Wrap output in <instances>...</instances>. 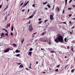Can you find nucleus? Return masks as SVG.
Listing matches in <instances>:
<instances>
[{
  "label": "nucleus",
  "mask_w": 75,
  "mask_h": 75,
  "mask_svg": "<svg viewBox=\"0 0 75 75\" xmlns=\"http://www.w3.org/2000/svg\"><path fill=\"white\" fill-rule=\"evenodd\" d=\"M58 36L57 37V38L56 39H54V41L58 43L59 42L63 43L64 42V38L61 35L59 34L57 35Z\"/></svg>",
  "instance_id": "nucleus-1"
},
{
  "label": "nucleus",
  "mask_w": 75,
  "mask_h": 75,
  "mask_svg": "<svg viewBox=\"0 0 75 75\" xmlns=\"http://www.w3.org/2000/svg\"><path fill=\"white\" fill-rule=\"evenodd\" d=\"M33 28L32 25H30L29 29L30 32H32L33 31Z\"/></svg>",
  "instance_id": "nucleus-2"
},
{
  "label": "nucleus",
  "mask_w": 75,
  "mask_h": 75,
  "mask_svg": "<svg viewBox=\"0 0 75 75\" xmlns=\"http://www.w3.org/2000/svg\"><path fill=\"white\" fill-rule=\"evenodd\" d=\"M54 15V13H52V15H50V19L51 20H53L54 19V18H53V16Z\"/></svg>",
  "instance_id": "nucleus-3"
},
{
  "label": "nucleus",
  "mask_w": 75,
  "mask_h": 75,
  "mask_svg": "<svg viewBox=\"0 0 75 75\" xmlns=\"http://www.w3.org/2000/svg\"><path fill=\"white\" fill-rule=\"evenodd\" d=\"M10 49V48L7 49L5 50H4V52H5V53H6V52H9V49Z\"/></svg>",
  "instance_id": "nucleus-4"
},
{
  "label": "nucleus",
  "mask_w": 75,
  "mask_h": 75,
  "mask_svg": "<svg viewBox=\"0 0 75 75\" xmlns=\"http://www.w3.org/2000/svg\"><path fill=\"white\" fill-rule=\"evenodd\" d=\"M47 33V32L46 31H45V32H43V33H42L41 34V36H44L45 34Z\"/></svg>",
  "instance_id": "nucleus-5"
},
{
  "label": "nucleus",
  "mask_w": 75,
  "mask_h": 75,
  "mask_svg": "<svg viewBox=\"0 0 75 75\" xmlns=\"http://www.w3.org/2000/svg\"><path fill=\"white\" fill-rule=\"evenodd\" d=\"M10 27V23L7 24L6 28H8V27Z\"/></svg>",
  "instance_id": "nucleus-6"
},
{
  "label": "nucleus",
  "mask_w": 75,
  "mask_h": 75,
  "mask_svg": "<svg viewBox=\"0 0 75 75\" xmlns=\"http://www.w3.org/2000/svg\"><path fill=\"white\" fill-rule=\"evenodd\" d=\"M32 54V52H28V55H30V56H31Z\"/></svg>",
  "instance_id": "nucleus-7"
},
{
  "label": "nucleus",
  "mask_w": 75,
  "mask_h": 75,
  "mask_svg": "<svg viewBox=\"0 0 75 75\" xmlns=\"http://www.w3.org/2000/svg\"><path fill=\"white\" fill-rule=\"evenodd\" d=\"M24 66L23 65V64H21L19 67V68H23Z\"/></svg>",
  "instance_id": "nucleus-8"
},
{
  "label": "nucleus",
  "mask_w": 75,
  "mask_h": 75,
  "mask_svg": "<svg viewBox=\"0 0 75 75\" xmlns=\"http://www.w3.org/2000/svg\"><path fill=\"white\" fill-rule=\"evenodd\" d=\"M33 16L34 15H32L31 16H30L29 17V18H33Z\"/></svg>",
  "instance_id": "nucleus-9"
},
{
  "label": "nucleus",
  "mask_w": 75,
  "mask_h": 75,
  "mask_svg": "<svg viewBox=\"0 0 75 75\" xmlns=\"http://www.w3.org/2000/svg\"><path fill=\"white\" fill-rule=\"evenodd\" d=\"M15 52H17V53L18 52H20V50H16L15 51Z\"/></svg>",
  "instance_id": "nucleus-10"
},
{
  "label": "nucleus",
  "mask_w": 75,
  "mask_h": 75,
  "mask_svg": "<svg viewBox=\"0 0 75 75\" xmlns=\"http://www.w3.org/2000/svg\"><path fill=\"white\" fill-rule=\"evenodd\" d=\"M1 37H4V34L3 33H2L1 34Z\"/></svg>",
  "instance_id": "nucleus-11"
},
{
  "label": "nucleus",
  "mask_w": 75,
  "mask_h": 75,
  "mask_svg": "<svg viewBox=\"0 0 75 75\" xmlns=\"http://www.w3.org/2000/svg\"><path fill=\"white\" fill-rule=\"evenodd\" d=\"M5 20L6 21L7 20V16H6L5 17Z\"/></svg>",
  "instance_id": "nucleus-12"
},
{
  "label": "nucleus",
  "mask_w": 75,
  "mask_h": 75,
  "mask_svg": "<svg viewBox=\"0 0 75 75\" xmlns=\"http://www.w3.org/2000/svg\"><path fill=\"white\" fill-rule=\"evenodd\" d=\"M71 50L72 52H74V48H72L71 49Z\"/></svg>",
  "instance_id": "nucleus-13"
},
{
  "label": "nucleus",
  "mask_w": 75,
  "mask_h": 75,
  "mask_svg": "<svg viewBox=\"0 0 75 75\" xmlns=\"http://www.w3.org/2000/svg\"><path fill=\"white\" fill-rule=\"evenodd\" d=\"M67 1H68V0H65V5L66 6L67 4Z\"/></svg>",
  "instance_id": "nucleus-14"
},
{
  "label": "nucleus",
  "mask_w": 75,
  "mask_h": 75,
  "mask_svg": "<svg viewBox=\"0 0 75 75\" xmlns=\"http://www.w3.org/2000/svg\"><path fill=\"white\" fill-rule=\"evenodd\" d=\"M27 4L26 3L24 4V5L22 7H25V6H27Z\"/></svg>",
  "instance_id": "nucleus-15"
},
{
  "label": "nucleus",
  "mask_w": 75,
  "mask_h": 75,
  "mask_svg": "<svg viewBox=\"0 0 75 75\" xmlns=\"http://www.w3.org/2000/svg\"><path fill=\"white\" fill-rule=\"evenodd\" d=\"M24 38H23V39L21 41V42L22 44H23V42H24Z\"/></svg>",
  "instance_id": "nucleus-16"
},
{
  "label": "nucleus",
  "mask_w": 75,
  "mask_h": 75,
  "mask_svg": "<svg viewBox=\"0 0 75 75\" xmlns=\"http://www.w3.org/2000/svg\"><path fill=\"white\" fill-rule=\"evenodd\" d=\"M13 29H14V27L13 26L11 28V31H13Z\"/></svg>",
  "instance_id": "nucleus-17"
},
{
  "label": "nucleus",
  "mask_w": 75,
  "mask_h": 75,
  "mask_svg": "<svg viewBox=\"0 0 75 75\" xmlns=\"http://www.w3.org/2000/svg\"><path fill=\"white\" fill-rule=\"evenodd\" d=\"M47 3H48V2L47 1H46L45 2H43V4L44 5H45V4H47Z\"/></svg>",
  "instance_id": "nucleus-18"
},
{
  "label": "nucleus",
  "mask_w": 75,
  "mask_h": 75,
  "mask_svg": "<svg viewBox=\"0 0 75 75\" xmlns=\"http://www.w3.org/2000/svg\"><path fill=\"white\" fill-rule=\"evenodd\" d=\"M74 71H75V69H74L71 70V72H74Z\"/></svg>",
  "instance_id": "nucleus-19"
},
{
  "label": "nucleus",
  "mask_w": 75,
  "mask_h": 75,
  "mask_svg": "<svg viewBox=\"0 0 75 75\" xmlns=\"http://www.w3.org/2000/svg\"><path fill=\"white\" fill-rule=\"evenodd\" d=\"M7 8H8V5L4 9V10H6V9H7Z\"/></svg>",
  "instance_id": "nucleus-20"
},
{
  "label": "nucleus",
  "mask_w": 75,
  "mask_h": 75,
  "mask_svg": "<svg viewBox=\"0 0 75 75\" xmlns=\"http://www.w3.org/2000/svg\"><path fill=\"white\" fill-rule=\"evenodd\" d=\"M6 35V36H7L8 37H9V36L8 35V33H6L5 34Z\"/></svg>",
  "instance_id": "nucleus-21"
},
{
  "label": "nucleus",
  "mask_w": 75,
  "mask_h": 75,
  "mask_svg": "<svg viewBox=\"0 0 75 75\" xmlns=\"http://www.w3.org/2000/svg\"><path fill=\"white\" fill-rule=\"evenodd\" d=\"M47 6L48 7V8H50L51 7V6H50L49 4L47 5Z\"/></svg>",
  "instance_id": "nucleus-22"
},
{
  "label": "nucleus",
  "mask_w": 75,
  "mask_h": 75,
  "mask_svg": "<svg viewBox=\"0 0 75 75\" xmlns=\"http://www.w3.org/2000/svg\"><path fill=\"white\" fill-rule=\"evenodd\" d=\"M42 23V21H40L39 22L38 24H41Z\"/></svg>",
  "instance_id": "nucleus-23"
},
{
  "label": "nucleus",
  "mask_w": 75,
  "mask_h": 75,
  "mask_svg": "<svg viewBox=\"0 0 75 75\" xmlns=\"http://www.w3.org/2000/svg\"><path fill=\"white\" fill-rule=\"evenodd\" d=\"M61 23H62V24H66V22H61Z\"/></svg>",
  "instance_id": "nucleus-24"
},
{
  "label": "nucleus",
  "mask_w": 75,
  "mask_h": 75,
  "mask_svg": "<svg viewBox=\"0 0 75 75\" xmlns=\"http://www.w3.org/2000/svg\"><path fill=\"white\" fill-rule=\"evenodd\" d=\"M68 10H72V8H68Z\"/></svg>",
  "instance_id": "nucleus-25"
},
{
  "label": "nucleus",
  "mask_w": 75,
  "mask_h": 75,
  "mask_svg": "<svg viewBox=\"0 0 75 75\" xmlns=\"http://www.w3.org/2000/svg\"><path fill=\"white\" fill-rule=\"evenodd\" d=\"M36 11H35V12L34 11L33 12V15H34V14H35V13H36Z\"/></svg>",
  "instance_id": "nucleus-26"
},
{
  "label": "nucleus",
  "mask_w": 75,
  "mask_h": 75,
  "mask_svg": "<svg viewBox=\"0 0 75 75\" xmlns=\"http://www.w3.org/2000/svg\"><path fill=\"white\" fill-rule=\"evenodd\" d=\"M16 57H20V54H17L16 55Z\"/></svg>",
  "instance_id": "nucleus-27"
},
{
  "label": "nucleus",
  "mask_w": 75,
  "mask_h": 75,
  "mask_svg": "<svg viewBox=\"0 0 75 75\" xmlns=\"http://www.w3.org/2000/svg\"><path fill=\"white\" fill-rule=\"evenodd\" d=\"M13 45H14V47H16V46H17V45H16V44H13Z\"/></svg>",
  "instance_id": "nucleus-28"
},
{
  "label": "nucleus",
  "mask_w": 75,
  "mask_h": 75,
  "mask_svg": "<svg viewBox=\"0 0 75 75\" xmlns=\"http://www.w3.org/2000/svg\"><path fill=\"white\" fill-rule=\"evenodd\" d=\"M11 36H13V33H11Z\"/></svg>",
  "instance_id": "nucleus-29"
},
{
  "label": "nucleus",
  "mask_w": 75,
  "mask_h": 75,
  "mask_svg": "<svg viewBox=\"0 0 75 75\" xmlns=\"http://www.w3.org/2000/svg\"><path fill=\"white\" fill-rule=\"evenodd\" d=\"M55 71H56V72H58V69H56V70H55Z\"/></svg>",
  "instance_id": "nucleus-30"
},
{
  "label": "nucleus",
  "mask_w": 75,
  "mask_h": 75,
  "mask_svg": "<svg viewBox=\"0 0 75 75\" xmlns=\"http://www.w3.org/2000/svg\"><path fill=\"white\" fill-rule=\"evenodd\" d=\"M60 9L59 8H57V11H60Z\"/></svg>",
  "instance_id": "nucleus-31"
},
{
  "label": "nucleus",
  "mask_w": 75,
  "mask_h": 75,
  "mask_svg": "<svg viewBox=\"0 0 75 75\" xmlns=\"http://www.w3.org/2000/svg\"><path fill=\"white\" fill-rule=\"evenodd\" d=\"M48 44H51V41H49L48 43Z\"/></svg>",
  "instance_id": "nucleus-32"
},
{
  "label": "nucleus",
  "mask_w": 75,
  "mask_h": 75,
  "mask_svg": "<svg viewBox=\"0 0 75 75\" xmlns=\"http://www.w3.org/2000/svg\"><path fill=\"white\" fill-rule=\"evenodd\" d=\"M64 40L65 42H67V38H65L64 39Z\"/></svg>",
  "instance_id": "nucleus-33"
},
{
  "label": "nucleus",
  "mask_w": 75,
  "mask_h": 75,
  "mask_svg": "<svg viewBox=\"0 0 75 75\" xmlns=\"http://www.w3.org/2000/svg\"><path fill=\"white\" fill-rule=\"evenodd\" d=\"M30 51H33V48H31L30 49Z\"/></svg>",
  "instance_id": "nucleus-34"
},
{
  "label": "nucleus",
  "mask_w": 75,
  "mask_h": 75,
  "mask_svg": "<svg viewBox=\"0 0 75 75\" xmlns=\"http://www.w3.org/2000/svg\"><path fill=\"white\" fill-rule=\"evenodd\" d=\"M33 7H35V4H33Z\"/></svg>",
  "instance_id": "nucleus-35"
},
{
  "label": "nucleus",
  "mask_w": 75,
  "mask_h": 75,
  "mask_svg": "<svg viewBox=\"0 0 75 75\" xmlns=\"http://www.w3.org/2000/svg\"><path fill=\"white\" fill-rule=\"evenodd\" d=\"M45 41H46V42H48V40H47V39Z\"/></svg>",
  "instance_id": "nucleus-36"
},
{
  "label": "nucleus",
  "mask_w": 75,
  "mask_h": 75,
  "mask_svg": "<svg viewBox=\"0 0 75 75\" xmlns=\"http://www.w3.org/2000/svg\"><path fill=\"white\" fill-rule=\"evenodd\" d=\"M64 13H65V10L64 9L63 11V14H64Z\"/></svg>",
  "instance_id": "nucleus-37"
},
{
  "label": "nucleus",
  "mask_w": 75,
  "mask_h": 75,
  "mask_svg": "<svg viewBox=\"0 0 75 75\" xmlns=\"http://www.w3.org/2000/svg\"><path fill=\"white\" fill-rule=\"evenodd\" d=\"M71 16H72V14L69 15V16L70 17H71Z\"/></svg>",
  "instance_id": "nucleus-38"
},
{
  "label": "nucleus",
  "mask_w": 75,
  "mask_h": 75,
  "mask_svg": "<svg viewBox=\"0 0 75 75\" xmlns=\"http://www.w3.org/2000/svg\"><path fill=\"white\" fill-rule=\"evenodd\" d=\"M37 33L35 32V33H33V35H35V34H37Z\"/></svg>",
  "instance_id": "nucleus-39"
},
{
  "label": "nucleus",
  "mask_w": 75,
  "mask_h": 75,
  "mask_svg": "<svg viewBox=\"0 0 75 75\" xmlns=\"http://www.w3.org/2000/svg\"><path fill=\"white\" fill-rule=\"evenodd\" d=\"M67 49H69V46L67 47Z\"/></svg>",
  "instance_id": "nucleus-40"
},
{
  "label": "nucleus",
  "mask_w": 75,
  "mask_h": 75,
  "mask_svg": "<svg viewBox=\"0 0 75 75\" xmlns=\"http://www.w3.org/2000/svg\"><path fill=\"white\" fill-rule=\"evenodd\" d=\"M47 21H48V20H45V23H46V22H47Z\"/></svg>",
  "instance_id": "nucleus-41"
},
{
  "label": "nucleus",
  "mask_w": 75,
  "mask_h": 75,
  "mask_svg": "<svg viewBox=\"0 0 75 75\" xmlns=\"http://www.w3.org/2000/svg\"><path fill=\"white\" fill-rule=\"evenodd\" d=\"M38 20H39V21H40L41 20V18H40L39 19H38Z\"/></svg>",
  "instance_id": "nucleus-42"
},
{
  "label": "nucleus",
  "mask_w": 75,
  "mask_h": 75,
  "mask_svg": "<svg viewBox=\"0 0 75 75\" xmlns=\"http://www.w3.org/2000/svg\"><path fill=\"white\" fill-rule=\"evenodd\" d=\"M21 63H18V65H20V64H21Z\"/></svg>",
  "instance_id": "nucleus-43"
},
{
  "label": "nucleus",
  "mask_w": 75,
  "mask_h": 75,
  "mask_svg": "<svg viewBox=\"0 0 75 75\" xmlns=\"http://www.w3.org/2000/svg\"><path fill=\"white\" fill-rule=\"evenodd\" d=\"M24 3L23 2L22 3H21V4L20 5V6H22V5H23V4Z\"/></svg>",
  "instance_id": "nucleus-44"
},
{
  "label": "nucleus",
  "mask_w": 75,
  "mask_h": 75,
  "mask_svg": "<svg viewBox=\"0 0 75 75\" xmlns=\"http://www.w3.org/2000/svg\"><path fill=\"white\" fill-rule=\"evenodd\" d=\"M7 11H6V12L5 13V14L6 15H7Z\"/></svg>",
  "instance_id": "nucleus-45"
},
{
  "label": "nucleus",
  "mask_w": 75,
  "mask_h": 75,
  "mask_svg": "<svg viewBox=\"0 0 75 75\" xmlns=\"http://www.w3.org/2000/svg\"><path fill=\"white\" fill-rule=\"evenodd\" d=\"M75 28V26H74L73 27L71 28V29H72V28Z\"/></svg>",
  "instance_id": "nucleus-46"
},
{
  "label": "nucleus",
  "mask_w": 75,
  "mask_h": 75,
  "mask_svg": "<svg viewBox=\"0 0 75 75\" xmlns=\"http://www.w3.org/2000/svg\"><path fill=\"white\" fill-rule=\"evenodd\" d=\"M10 16V14H8L6 16L8 17V16Z\"/></svg>",
  "instance_id": "nucleus-47"
},
{
  "label": "nucleus",
  "mask_w": 75,
  "mask_h": 75,
  "mask_svg": "<svg viewBox=\"0 0 75 75\" xmlns=\"http://www.w3.org/2000/svg\"><path fill=\"white\" fill-rule=\"evenodd\" d=\"M59 66H60V64H59V65H57V67H59Z\"/></svg>",
  "instance_id": "nucleus-48"
},
{
  "label": "nucleus",
  "mask_w": 75,
  "mask_h": 75,
  "mask_svg": "<svg viewBox=\"0 0 75 75\" xmlns=\"http://www.w3.org/2000/svg\"><path fill=\"white\" fill-rule=\"evenodd\" d=\"M67 66H65L64 67V68L65 69H66V68H67Z\"/></svg>",
  "instance_id": "nucleus-49"
},
{
  "label": "nucleus",
  "mask_w": 75,
  "mask_h": 75,
  "mask_svg": "<svg viewBox=\"0 0 75 75\" xmlns=\"http://www.w3.org/2000/svg\"><path fill=\"white\" fill-rule=\"evenodd\" d=\"M28 3H29V1L27 2V3L26 4H28Z\"/></svg>",
  "instance_id": "nucleus-50"
},
{
  "label": "nucleus",
  "mask_w": 75,
  "mask_h": 75,
  "mask_svg": "<svg viewBox=\"0 0 75 75\" xmlns=\"http://www.w3.org/2000/svg\"><path fill=\"white\" fill-rule=\"evenodd\" d=\"M54 51H51V53H53V52H54Z\"/></svg>",
  "instance_id": "nucleus-51"
},
{
  "label": "nucleus",
  "mask_w": 75,
  "mask_h": 75,
  "mask_svg": "<svg viewBox=\"0 0 75 75\" xmlns=\"http://www.w3.org/2000/svg\"><path fill=\"white\" fill-rule=\"evenodd\" d=\"M69 24H71L72 23V22H71V21H69Z\"/></svg>",
  "instance_id": "nucleus-52"
},
{
  "label": "nucleus",
  "mask_w": 75,
  "mask_h": 75,
  "mask_svg": "<svg viewBox=\"0 0 75 75\" xmlns=\"http://www.w3.org/2000/svg\"><path fill=\"white\" fill-rule=\"evenodd\" d=\"M72 1V0H71L69 1V3H71V1Z\"/></svg>",
  "instance_id": "nucleus-53"
},
{
  "label": "nucleus",
  "mask_w": 75,
  "mask_h": 75,
  "mask_svg": "<svg viewBox=\"0 0 75 75\" xmlns=\"http://www.w3.org/2000/svg\"><path fill=\"white\" fill-rule=\"evenodd\" d=\"M2 7V6L1 5H0V8H1Z\"/></svg>",
  "instance_id": "nucleus-54"
},
{
  "label": "nucleus",
  "mask_w": 75,
  "mask_h": 75,
  "mask_svg": "<svg viewBox=\"0 0 75 75\" xmlns=\"http://www.w3.org/2000/svg\"><path fill=\"white\" fill-rule=\"evenodd\" d=\"M29 11H30V9H28V10L27 11L28 13V12H29Z\"/></svg>",
  "instance_id": "nucleus-55"
},
{
  "label": "nucleus",
  "mask_w": 75,
  "mask_h": 75,
  "mask_svg": "<svg viewBox=\"0 0 75 75\" xmlns=\"http://www.w3.org/2000/svg\"><path fill=\"white\" fill-rule=\"evenodd\" d=\"M30 23H31V21H29V24H30Z\"/></svg>",
  "instance_id": "nucleus-56"
},
{
  "label": "nucleus",
  "mask_w": 75,
  "mask_h": 75,
  "mask_svg": "<svg viewBox=\"0 0 75 75\" xmlns=\"http://www.w3.org/2000/svg\"><path fill=\"white\" fill-rule=\"evenodd\" d=\"M24 11V9H23V10H22V12H23V11Z\"/></svg>",
  "instance_id": "nucleus-57"
},
{
  "label": "nucleus",
  "mask_w": 75,
  "mask_h": 75,
  "mask_svg": "<svg viewBox=\"0 0 75 75\" xmlns=\"http://www.w3.org/2000/svg\"><path fill=\"white\" fill-rule=\"evenodd\" d=\"M5 30L6 32H7L8 33V32L7 31V30L5 29Z\"/></svg>",
  "instance_id": "nucleus-58"
},
{
  "label": "nucleus",
  "mask_w": 75,
  "mask_h": 75,
  "mask_svg": "<svg viewBox=\"0 0 75 75\" xmlns=\"http://www.w3.org/2000/svg\"><path fill=\"white\" fill-rule=\"evenodd\" d=\"M62 28H63V29L64 28V26H62Z\"/></svg>",
  "instance_id": "nucleus-59"
},
{
  "label": "nucleus",
  "mask_w": 75,
  "mask_h": 75,
  "mask_svg": "<svg viewBox=\"0 0 75 75\" xmlns=\"http://www.w3.org/2000/svg\"><path fill=\"white\" fill-rule=\"evenodd\" d=\"M32 36L33 37H35V36H34V35H33V34L32 35Z\"/></svg>",
  "instance_id": "nucleus-60"
},
{
  "label": "nucleus",
  "mask_w": 75,
  "mask_h": 75,
  "mask_svg": "<svg viewBox=\"0 0 75 75\" xmlns=\"http://www.w3.org/2000/svg\"><path fill=\"white\" fill-rule=\"evenodd\" d=\"M74 7H75V5H72Z\"/></svg>",
  "instance_id": "nucleus-61"
},
{
  "label": "nucleus",
  "mask_w": 75,
  "mask_h": 75,
  "mask_svg": "<svg viewBox=\"0 0 75 75\" xmlns=\"http://www.w3.org/2000/svg\"><path fill=\"white\" fill-rule=\"evenodd\" d=\"M9 50H13V49H10V48H9Z\"/></svg>",
  "instance_id": "nucleus-62"
},
{
  "label": "nucleus",
  "mask_w": 75,
  "mask_h": 75,
  "mask_svg": "<svg viewBox=\"0 0 75 75\" xmlns=\"http://www.w3.org/2000/svg\"><path fill=\"white\" fill-rule=\"evenodd\" d=\"M29 68L30 69H31V65H30V67H29Z\"/></svg>",
  "instance_id": "nucleus-63"
},
{
  "label": "nucleus",
  "mask_w": 75,
  "mask_h": 75,
  "mask_svg": "<svg viewBox=\"0 0 75 75\" xmlns=\"http://www.w3.org/2000/svg\"><path fill=\"white\" fill-rule=\"evenodd\" d=\"M36 63L37 64H38V62H36Z\"/></svg>",
  "instance_id": "nucleus-64"
}]
</instances>
